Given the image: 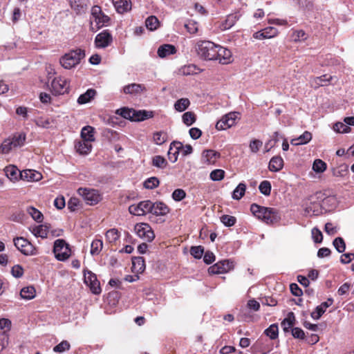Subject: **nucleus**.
Returning a JSON list of instances; mask_svg holds the SVG:
<instances>
[{
	"mask_svg": "<svg viewBox=\"0 0 354 354\" xmlns=\"http://www.w3.org/2000/svg\"><path fill=\"white\" fill-rule=\"evenodd\" d=\"M283 167V160L281 156H274L269 162V170L272 172H277L282 169Z\"/></svg>",
	"mask_w": 354,
	"mask_h": 354,
	"instance_id": "nucleus-26",
	"label": "nucleus"
},
{
	"mask_svg": "<svg viewBox=\"0 0 354 354\" xmlns=\"http://www.w3.org/2000/svg\"><path fill=\"white\" fill-rule=\"evenodd\" d=\"M278 34V30L274 27H267L260 31L253 34V37L257 39H270L275 37Z\"/></svg>",
	"mask_w": 354,
	"mask_h": 354,
	"instance_id": "nucleus-16",
	"label": "nucleus"
},
{
	"mask_svg": "<svg viewBox=\"0 0 354 354\" xmlns=\"http://www.w3.org/2000/svg\"><path fill=\"white\" fill-rule=\"evenodd\" d=\"M146 91V88L143 84L132 83L123 87V92L125 94L138 95Z\"/></svg>",
	"mask_w": 354,
	"mask_h": 354,
	"instance_id": "nucleus-23",
	"label": "nucleus"
},
{
	"mask_svg": "<svg viewBox=\"0 0 354 354\" xmlns=\"http://www.w3.org/2000/svg\"><path fill=\"white\" fill-rule=\"evenodd\" d=\"M53 252L59 261H65L71 256L69 245L64 239H57L55 241Z\"/></svg>",
	"mask_w": 354,
	"mask_h": 354,
	"instance_id": "nucleus-4",
	"label": "nucleus"
},
{
	"mask_svg": "<svg viewBox=\"0 0 354 354\" xmlns=\"http://www.w3.org/2000/svg\"><path fill=\"white\" fill-rule=\"evenodd\" d=\"M159 180L156 177H151L144 182V187L149 189H152L159 185Z\"/></svg>",
	"mask_w": 354,
	"mask_h": 354,
	"instance_id": "nucleus-56",
	"label": "nucleus"
},
{
	"mask_svg": "<svg viewBox=\"0 0 354 354\" xmlns=\"http://www.w3.org/2000/svg\"><path fill=\"white\" fill-rule=\"evenodd\" d=\"M112 1L116 11L120 14L127 12L131 9L130 0H112Z\"/></svg>",
	"mask_w": 354,
	"mask_h": 354,
	"instance_id": "nucleus-24",
	"label": "nucleus"
},
{
	"mask_svg": "<svg viewBox=\"0 0 354 354\" xmlns=\"http://www.w3.org/2000/svg\"><path fill=\"white\" fill-rule=\"evenodd\" d=\"M204 253V248L201 245L192 246L190 254L196 259H201Z\"/></svg>",
	"mask_w": 354,
	"mask_h": 354,
	"instance_id": "nucleus-62",
	"label": "nucleus"
},
{
	"mask_svg": "<svg viewBox=\"0 0 354 354\" xmlns=\"http://www.w3.org/2000/svg\"><path fill=\"white\" fill-rule=\"evenodd\" d=\"M167 133L165 131H157L153 133V139L155 144L161 145L167 140Z\"/></svg>",
	"mask_w": 354,
	"mask_h": 354,
	"instance_id": "nucleus-42",
	"label": "nucleus"
},
{
	"mask_svg": "<svg viewBox=\"0 0 354 354\" xmlns=\"http://www.w3.org/2000/svg\"><path fill=\"white\" fill-rule=\"evenodd\" d=\"M216 58L214 60L218 61L220 64H227L232 62V54L231 51L218 45V48H216Z\"/></svg>",
	"mask_w": 354,
	"mask_h": 354,
	"instance_id": "nucleus-13",
	"label": "nucleus"
},
{
	"mask_svg": "<svg viewBox=\"0 0 354 354\" xmlns=\"http://www.w3.org/2000/svg\"><path fill=\"white\" fill-rule=\"evenodd\" d=\"M84 56L85 53L83 50L76 49L71 50L60 59V64L64 68L71 69L77 65Z\"/></svg>",
	"mask_w": 354,
	"mask_h": 354,
	"instance_id": "nucleus-3",
	"label": "nucleus"
},
{
	"mask_svg": "<svg viewBox=\"0 0 354 354\" xmlns=\"http://www.w3.org/2000/svg\"><path fill=\"white\" fill-rule=\"evenodd\" d=\"M134 121H143L146 119L152 118L153 114L151 111H135L134 110Z\"/></svg>",
	"mask_w": 354,
	"mask_h": 354,
	"instance_id": "nucleus-43",
	"label": "nucleus"
},
{
	"mask_svg": "<svg viewBox=\"0 0 354 354\" xmlns=\"http://www.w3.org/2000/svg\"><path fill=\"white\" fill-rule=\"evenodd\" d=\"M246 185L244 183H239L232 192V198L234 200H240L245 194Z\"/></svg>",
	"mask_w": 354,
	"mask_h": 354,
	"instance_id": "nucleus-41",
	"label": "nucleus"
},
{
	"mask_svg": "<svg viewBox=\"0 0 354 354\" xmlns=\"http://www.w3.org/2000/svg\"><path fill=\"white\" fill-rule=\"evenodd\" d=\"M264 333L271 339H277L279 334L278 326L275 324L270 325L265 330Z\"/></svg>",
	"mask_w": 354,
	"mask_h": 354,
	"instance_id": "nucleus-46",
	"label": "nucleus"
},
{
	"mask_svg": "<svg viewBox=\"0 0 354 354\" xmlns=\"http://www.w3.org/2000/svg\"><path fill=\"white\" fill-rule=\"evenodd\" d=\"M312 139L310 132L306 131L302 135L297 138L292 139L290 143L293 145H300L307 144Z\"/></svg>",
	"mask_w": 354,
	"mask_h": 354,
	"instance_id": "nucleus-30",
	"label": "nucleus"
},
{
	"mask_svg": "<svg viewBox=\"0 0 354 354\" xmlns=\"http://www.w3.org/2000/svg\"><path fill=\"white\" fill-rule=\"evenodd\" d=\"M69 89V83L66 79L57 77L51 82V91L55 95H64Z\"/></svg>",
	"mask_w": 354,
	"mask_h": 354,
	"instance_id": "nucleus-8",
	"label": "nucleus"
},
{
	"mask_svg": "<svg viewBox=\"0 0 354 354\" xmlns=\"http://www.w3.org/2000/svg\"><path fill=\"white\" fill-rule=\"evenodd\" d=\"M113 37L108 30L97 34L95 38V46L97 48H104L111 44Z\"/></svg>",
	"mask_w": 354,
	"mask_h": 354,
	"instance_id": "nucleus-11",
	"label": "nucleus"
},
{
	"mask_svg": "<svg viewBox=\"0 0 354 354\" xmlns=\"http://www.w3.org/2000/svg\"><path fill=\"white\" fill-rule=\"evenodd\" d=\"M259 189L262 194L269 196L271 192V184L268 180H263L260 183Z\"/></svg>",
	"mask_w": 354,
	"mask_h": 354,
	"instance_id": "nucleus-54",
	"label": "nucleus"
},
{
	"mask_svg": "<svg viewBox=\"0 0 354 354\" xmlns=\"http://www.w3.org/2000/svg\"><path fill=\"white\" fill-rule=\"evenodd\" d=\"M182 147L183 143L180 142L174 141L171 143L167 156L171 162H175L178 160V156Z\"/></svg>",
	"mask_w": 354,
	"mask_h": 354,
	"instance_id": "nucleus-20",
	"label": "nucleus"
},
{
	"mask_svg": "<svg viewBox=\"0 0 354 354\" xmlns=\"http://www.w3.org/2000/svg\"><path fill=\"white\" fill-rule=\"evenodd\" d=\"M176 49L174 46L171 44H164L160 46L157 51V53L160 57H165L168 55L176 53Z\"/></svg>",
	"mask_w": 354,
	"mask_h": 354,
	"instance_id": "nucleus-27",
	"label": "nucleus"
},
{
	"mask_svg": "<svg viewBox=\"0 0 354 354\" xmlns=\"http://www.w3.org/2000/svg\"><path fill=\"white\" fill-rule=\"evenodd\" d=\"M291 38L294 41H304L306 39V32L303 30H295L292 35H291Z\"/></svg>",
	"mask_w": 354,
	"mask_h": 354,
	"instance_id": "nucleus-59",
	"label": "nucleus"
},
{
	"mask_svg": "<svg viewBox=\"0 0 354 354\" xmlns=\"http://www.w3.org/2000/svg\"><path fill=\"white\" fill-rule=\"evenodd\" d=\"M150 201H144L140 202L138 205H131L129 207V212L130 214L142 216L147 213H150Z\"/></svg>",
	"mask_w": 354,
	"mask_h": 354,
	"instance_id": "nucleus-12",
	"label": "nucleus"
},
{
	"mask_svg": "<svg viewBox=\"0 0 354 354\" xmlns=\"http://www.w3.org/2000/svg\"><path fill=\"white\" fill-rule=\"evenodd\" d=\"M11 322L8 319L2 318L0 319V334L8 333L10 330Z\"/></svg>",
	"mask_w": 354,
	"mask_h": 354,
	"instance_id": "nucleus-61",
	"label": "nucleus"
},
{
	"mask_svg": "<svg viewBox=\"0 0 354 354\" xmlns=\"http://www.w3.org/2000/svg\"><path fill=\"white\" fill-rule=\"evenodd\" d=\"M15 246L24 255L37 254V248L27 239L23 237H17L14 239Z\"/></svg>",
	"mask_w": 354,
	"mask_h": 354,
	"instance_id": "nucleus-5",
	"label": "nucleus"
},
{
	"mask_svg": "<svg viewBox=\"0 0 354 354\" xmlns=\"http://www.w3.org/2000/svg\"><path fill=\"white\" fill-rule=\"evenodd\" d=\"M103 243L100 239L93 240L91 245V254L92 255L98 254L102 249Z\"/></svg>",
	"mask_w": 354,
	"mask_h": 354,
	"instance_id": "nucleus-48",
	"label": "nucleus"
},
{
	"mask_svg": "<svg viewBox=\"0 0 354 354\" xmlns=\"http://www.w3.org/2000/svg\"><path fill=\"white\" fill-rule=\"evenodd\" d=\"M85 283L90 286V288L93 294L98 295L101 292L100 283L97 279V277L91 272H88V276L85 275Z\"/></svg>",
	"mask_w": 354,
	"mask_h": 354,
	"instance_id": "nucleus-14",
	"label": "nucleus"
},
{
	"mask_svg": "<svg viewBox=\"0 0 354 354\" xmlns=\"http://www.w3.org/2000/svg\"><path fill=\"white\" fill-rule=\"evenodd\" d=\"M234 268V262L230 260H223L210 266L208 272L210 274H221L229 272Z\"/></svg>",
	"mask_w": 354,
	"mask_h": 354,
	"instance_id": "nucleus-10",
	"label": "nucleus"
},
{
	"mask_svg": "<svg viewBox=\"0 0 354 354\" xmlns=\"http://www.w3.org/2000/svg\"><path fill=\"white\" fill-rule=\"evenodd\" d=\"M5 172H6V176L10 180H15L17 179L18 176H19L20 171L18 170V169L15 166L10 165L5 168Z\"/></svg>",
	"mask_w": 354,
	"mask_h": 354,
	"instance_id": "nucleus-40",
	"label": "nucleus"
},
{
	"mask_svg": "<svg viewBox=\"0 0 354 354\" xmlns=\"http://www.w3.org/2000/svg\"><path fill=\"white\" fill-rule=\"evenodd\" d=\"M326 167V163L320 159H316L313 165V169L316 173H323Z\"/></svg>",
	"mask_w": 354,
	"mask_h": 354,
	"instance_id": "nucleus-50",
	"label": "nucleus"
},
{
	"mask_svg": "<svg viewBox=\"0 0 354 354\" xmlns=\"http://www.w3.org/2000/svg\"><path fill=\"white\" fill-rule=\"evenodd\" d=\"M209 177L214 181L221 180L225 177V171L220 169H214L210 173Z\"/></svg>",
	"mask_w": 354,
	"mask_h": 354,
	"instance_id": "nucleus-57",
	"label": "nucleus"
},
{
	"mask_svg": "<svg viewBox=\"0 0 354 354\" xmlns=\"http://www.w3.org/2000/svg\"><path fill=\"white\" fill-rule=\"evenodd\" d=\"M70 348L71 345L68 342L64 340L53 348V351L55 353H63L64 351H68Z\"/></svg>",
	"mask_w": 354,
	"mask_h": 354,
	"instance_id": "nucleus-58",
	"label": "nucleus"
},
{
	"mask_svg": "<svg viewBox=\"0 0 354 354\" xmlns=\"http://www.w3.org/2000/svg\"><path fill=\"white\" fill-rule=\"evenodd\" d=\"M216 48H218V45L210 41H199L195 45V50L198 57L206 61L215 59Z\"/></svg>",
	"mask_w": 354,
	"mask_h": 354,
	"instance_id": "nucleus-2",
	"label": "nucleus"
},
{
	"mask_svg": "<svg viewBox=\"0 0 354 354\" xmlns=\"http://www.w3.org/2000/svg\"><path fill=\"white\" fill-rule=\"evenodd\" d=\"M250 211L258 219L266 224H273L280 221L281 216L276 209L260 206L253 203L250 206Z\"/></svg>",
	"mask_w": 354,
	"mask_h": 354,
	"instance_id": "nucleus-1",
	"label": "nucleus"
},
{
	"mask_svg": "<svg viewBox=\"0 0 354 354\" xmlns=\"http://www.w3.org/2000/svg\"><path fill=\"white\" fill-rule=\"evenodd\" d=\"M152 165L158 168L164 169L167 167V162L163 156L157 155L152 158Z\"/></svg>",
	"mask_w": 354,
	"mask_h": 354,
	"instance_id": "nucleus-45",
	"label": "nucleus"
},
{
	"mask_svg": "<svg viewBox=\"0 0 354 354\" xmlns=\"http://www.w3.org/2000/svg\"><path fill=\"white\" fill-rule=\"evenodd\" d=\"M71 8L78 14L84 13L87 10V5L84 0H70Z\"/></svg>",
	"mask_w": 354,
	"mask_h": 354,
	"instance_id": "nucleus-32",
	"label": "nucleus"
},
{
	"mask_svg": "<svg viewBox=\"0 0 354 354\" xmlns=\"http://www.w3.org/2000/svg\"><path fill=\"white\" fill-rule=\"evenodd\" d=\"M169 212L168 206L162 202L152 203L151 201L150 213L156 216H165Z\"/></svg>",
	"mask_w": 354,
	"mask_h": 354,
	"instance_id": "nucleus-15",
	"label": "nucleus"
},
{
	"mask_svg": "<svg viewBox=\"0 0 354 354\" xmlns=\"http://www.w3.org/2000/svg\"><path fill=\"white\" fill-rule=\"evenodd\" d=\"M241 17V14L239 12L228 15L225 21L220 25L221 30H226L230 29L236 24Z\"/></svg>",
	"mask_w": 354,
	"mask_h": 354,
	"instance_id": "nucleus-18",
	"label": "nucleus"
},
{
	"mask_svg": "<svg viewBox=\"0 0 354 354\" xmlns=\"http://www.w3.org/2000/svg\"><path fill=\"white\" fill-rule=\"evenodd\" d=\"M35 289L33 286H27L21 289L20 295L21 298L30 300L35 297Z\"/></svg>",
	"mask_w": 354,
	"mask_h": 354,
	"instance_id": "nucleus-36",
	"label": "nucleus"
},
{
	"mask_svg": "<svg viewBox=\"0 0 354 354\" xmlns=\"http://www.w3.org/2000/svg\"><path fill=\"white\" fill-rule=\"evenodd\" d=\"M14 147L10 139L5 140L0 146V152L2 153H8Z\"/></svg>",
	"mask_w": 354,
	"mask_h": 354,
	"instance_id": "nucleus-60",
	"label": "nucleus"
},
{
	"mask_svg": "<svg viewBox=\"0 0 354 354\" xmlns=\"http://www.w3.org/2000/svg\"><path fill=\"white\" fill-rule=\"evenodd\" d=\"M20 178L27 181H39L42 175L40 172L32 169H26L19 172Z\"/></svg>",
	"mask_w": 354,
	"mask_h": 354,
	"instance_id": "nucleus-19",
	"label": "nucleus"
},
{
	"mask_svg": "<svg viewBox=\"0 0 354 354\" xmlns=\"http://www.w3.org/2000/svg\"><path fill=\"white\" fill-rule=\"evenodd\" d=\"M221 223L226 227L233 226L236 221V218L233 216L222 215L220 218Z\"/></svg>",
	"mask_w": 354,
	"mask_h": 354,
	"instance_id": "nucleus-53",
	"label": "nucleus"
},
{
	"mask_svg": "<svg viewBox=\"0 0 354 354\" xmlns=\"http://www.w3.org/2000/svg\"><path fill=\"white\" fill-rule=\"evenodd\" d=\"M27 212L31 217L37 223H41L43 221V214L40 211L34 207H28L27 208Z\"/></svg>",
	"mask_w": 354,
	"mask_h": 354,
	"instance_id": "nucleus-44",
	"label": "nucleus"
},
{
	"mask_svg": "<svg viewBox=\"0 0 354 354\" xmlns=\"http://www.w3.org/2000/svg\"><path fill=\"white\" fill-rule=\"evenodd\" d=\"M96 94L94 89H88L84 93L80 95L77 99V102L80 104L88 102Z\"/></svg>",
	"mask_w": 354,
	"mask_h": 354,
	"instance_id": "nucleus-35",
	"label": "nucleus"
},
{
	"mask_svg": "<svg viewBox=\"0 0 354 354\" xmlns=\"http://www.w3.org/2000/svg\"><path fill=\"white\" fill-rule=\"evenodd\" d=\"M333 244L337 251L339 253L344 252L346 249V244L342 237H337L334 239Z\"/></svg>",
	"mask_w": 354,
	"mask_h": 354,
	"instance_id": "nucleus-55",
	"label": "nucleus"
},
{
	"mask_svg": "<svg viewBox=\"0 0 354 354\" xmlns=\"http://www.w3.org/2000/svg\"><path fill=\"white\" fill-rule=\"evenodd\" d=\"M77 193L90 205H95L101 201V196L95 189L81 187L77 189Z\"/></svg>",
	"mask_w": 354,
	"mask_h": 354,
	"instance_id": "nucleus-6",
	"label": "nucleus"
},
{
	"mask_svg": "<svg viewBox=\"0 0 354 354\" xmlns=\"http://www.w3.org/2000/svg\"><path fill=\"white\" fill-rule=\"evenodd\" d=\"M220 157L221 154L212 149L205 150L202 153L204 161L209 165L214 164Z\"/></svg>",
	"mask_w": 354,
	"mask_h": 354,
	"instance_id": "nucleus-25",
	"label": "nucleus"
},
{
	"mask_svg": "<svg viewBox=\"0 0 354 354\" xmlns=\"http://www.w3.org/2000/svg\"><path fill=\"white\" fill-rule=\"evenodd\" d=\"M239 113L230 112L222 117V118L217 122L216 128L218 130H225L236 124V120L238 118Z\"/></svg>",
	"mask_w": 354,
	"mask_h": 354,
	"instance_id": "nucleus-7",
	"label": "nucleus"
},
{
	"mask_svg": "<svg viewBox=\"0 0 354 354\" xmlns=\"http://www.w3.org/2000/svg\"><path fill=\"white\" fill-rule=\"evenodd\" d=\"M333 303V299L331 298L328 299L326 301L322 302L319 306H317L315 310L311 313V317L314 319H319L322 315L325 313L326 308L331 306Z\"/></svg>",
	"mask_w": 354,
	"mask_h": 354,
	"instance_id": "nucleus-22",
	"label": "nucleus"
},
{
	"mask_svg": "<svg viewBox=\"0 0 354 354\" xmlns=\"http://www.w3.org/2000/svg\"><path fill=\"white\" fill-rule=\"evenodd\" d=\"M75 149L80 154H87L91 151L92 145L89 142L81 140L75 144Z\"/></svg>",
	"mask_w": 354,
	"mask_h": 354,
	"instance_id": "nucleus-33",
	"label": "nucleus"
},
{
	"mask_svg": "<svg viewBox=\"0 0 354 354\" xmlns=\"http://www.w3.org/2000/svg\"><path fill=\"white\" fill-rule=\"evenodd\" d=\"M132 268L134 271L142 273L145 269V259L142 257L132 258Z\"/></svg>",
	"mask_w": 354,
	"mask_h": 354,
	"instance_id": "nucleus-31",
	"label": "nucleus"
},
{
	"mask_svg": "<svg viewBox=\"0 0 354 354\" xmlns=\"http://www.w3.org/2000/svg\"><path fill=\"white\" fill-rule=\"evenodd\" d=\"M122 117L125 119H129L134 121V110L128 108H122L117 111Z\"/></svg>",
	"mask_w": 354,
	"mask_h": 354,
	"instance_id": "nucleus-52",
	"label": "nucleus"
},
{
	"mask_svg": "<svg viewBox=\"0 0 354 354\" xmlns=\"http://www.w3.org/2000/svg\"><path fill=\"white\" fill-rule=\"evenodd\" d=\"M308 198L305 203V212L308 215H317L319 214V203L317 202H311Z\"/></svg>",
	"mask_w": 354,
	"mask_h": 354,
	"instance_id": "nucleus-29",
	"label": "nucleus"
},
{
	"mask_svg": "<svg viewBox=\"0 0 354 354\" xmlns=\"http://www.w3.org/2000/svg\"><path fill=\"white\" fill-rule=\"evenodd\" d=\"M146 27L150 30L157 29L159 26V21L155 16L149 17L145 21Z\"/></svg>",
	"mask_w": 354,
	"mask_h": 354,
	"instance_id": "nucleus-49",
	"label": "nucleus"
},
{
	"mask_svg": "<svg viewBox=\"0 0 354 354\" xmlns=\"http://www.w3.org/2000/svg\"><path fill=\"white\" fill-rule=\"evenodd\" d=\"M295 317L292 312L288 313L287 317L281 322V326L285 333L289 332L295 324Z\"/></svg>",
	"mask_w": 354,
	"mask_h": 354,
	"instance_id": "nucleus-28",
	"label": "nucleus"
},
{
	"mask_svg": "<svg viewBox=\"0 0 354 354\" xmlns=\"http://www.w3.org/2000/svg\"><path fill=\"white\" fill-rule=\"evenodd\" d=\"M32 233L35 236L42 239L46 238L48 233V227L46 225H40L33 229Z\"/></svg>",
	"mask_w": 354,
	"mask_h": 354,
	"instance_id": "nucleus-39",
	"label": "nucleus"
},
{
	"mask_svg": "<svg viewBox=\"0 0 354 354\" xmlns=\"http://www.w3.org/2000/svg\"><path fill=\"white\" fill-rule=\"evenodd\" d=\"M110 20V18L102 13L99 17L96 18L93 21L91 20V30L93 32H96L100 28H102L103 26H105L108 24L109 21Z\"/></svg>",
	"mask_w": 354,
	"mask_h": 354,
	"instance_id": "nucleus-21",
	"label": "nucleus"
},
{
	"mask_svg": "<svg viewBox=\"0 0 354 354\" xmlns=\"http://www.w3.org/2000/svg\"><path fill=\"white\" fill-rule=\"evenodd\" d=\"M134 230L137 235L146 240L147 241L151 242L155 238L153 231L149 225L147 223H138L134 227Z\"/></svg>",
	"mask_w": 354,
	"mask_h": 354,
	"instance_id": "nucleus-9",
	"label": "nucleus"
},
{
	"mask_svg": "<svg viewBox=\"0 0 354 354\" xmlns=\"http://www.w3.org/2000/svg\"><path fill=\"white\" fill-rule=\"evenodd\" d=\"M333 77L328 74L323 75L320 77H311L310 84L312 87L317 88L320 86H325L330 84Z\"/></svg>",
	"mask_w": 354,
	"mask_h": 354,
	"instance_id": "nucleus-17",
	"label": "nucleus"
},
{
	"mask_svg": "<svg viewBox=\"0 0 354 354\" xmlns=\"http://www.w3.org/2000/svg\"><path fill=\"white\" fill-rule=\"evenodd\" d=\"M333 129L338 133H348L351 131V127L342 122H336L333 125Z\"/></svg>",
	"mask_w": 354,
	"mask_h": 354,
	"instance_id": "nucleus-64",
	"label": "nucleus"
},
{
	"mask_svg": "<svg viewBox=\"0 0 354 354\" xmlns=\"http://www.w3.org/2000/svg\"><path fill=\"white\" fill-rule=\"evenodd\" d=\"M12 145L15 148L20 147L23 146L26 141V135L25 133H20L15 134L12 138H10Z\"/></svg>",
	"mask_w": 354,
	"mask_h": 354,
	"instance_id": "nucleus-38",
	"label": "nucleus"
},
{
	"mask_svg": "<svg viewBox=\"0 0 354 354\" xmlns=\"http://www.w3.org/2000/svg\"><path fill=\"white\" fill-rule=\"evenodd\" d=\"M120 237L118 230L113 228L106 232V239L109 243L115 242Z\"/></svg>",
	"mask_w": 354,
	"mask_h": 354,
	"instance_id": "nucleus-51",
	"label": "nucleus"
},
{
	"mask_svg": "<svg viewBox=\"0 0 354 354\" xmlns=\"http://www.w3.org/2000/svg\"><path fill=\"white\" fill-rule=\"evenodd\" d=\"M182 120L185 125L189 127L196 122V118L193 112L187 111L183 115Z\"/></svg>",
	"mask_w": 354,
	"mask_h": 354,
	"instance_id": "nucleus-47",
	"label": "nucleus"
},
{
	"mask_svg": "<svg viewBox=\"0 0 354 354\" xmlns=\"http://www.w3.org/2000/svg\"><path fill=\"white\" fill-rule=\"evenodd\" d=\"M190 105V101L188 98H180L174 104V109L178 112L185 111Z\"/></svg>",
	"mask_w": 354,
	"mask_h": 354,
	"instance_id": "nucleus-37",
	"label": "nucleus"
},
{
	"mask_svg": "<svg viewBox=\"0 0 354 354\" xmlns=\"http://www.w3.org/2000/svg\"><path fill=\"white\" fill-rule=\"evenodd\" d=\"M37 126L42 128H48L50 126L51 121L48 118L39 117L35 120Z\"/></svg>",
	"mask_w": 354,
	"mask_h": 354,
	"instance_id": "nucleus-63",
	"label": "nucleus"
},
{
	"mask_svg": "<svg viewBox=\"0 0 354 354\" xmlns=\"http://www.w3.org/2000/svg\"><path fill=\"white\" fill-rule=\"evenodd\" d=\"M94 128L91 126H86L81 131V136L84 141L92 142L94 139Z\"/></svg>",
	"mask_w": 354,
	"mask_h": 354,
	"instance_id": "nucleus-34",
	"label": "nucleus"
}]
</instances>
